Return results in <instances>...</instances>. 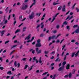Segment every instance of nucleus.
<instances>
[{"label":"nucleus","mask_w":79,"mask_h":79,"mask_svg":"<svg viewBox=\"0 0 79 79\" xmlns=\"http://www.w3.org/2000/svg\"><path fill=\"white\" fill-rule=\"evenodd\" d=\"M16 23V20H15L14 23V25L15 26V24Z\"/></svg>","instance_id":"052dcab7"},{"label":"nucleus","mask_w":79,"mask_h":79,"mask_svg":"<svg viewBox=\"0 0 79 79\" xmlns=\"http://www.w3.org/2000/svg\"><path fill=\"white\" fill-rule=\"evenodd\" d=\"M75 44H76L77 45H78L79 44V42H77L75 43Z\"/></svg>","instance_id":"6e6d98bb"},{"label":"nucleus","mask_w":79,"mask_h":79,"mask_svg":"<svg viewBox=\"0 0 79 79\" xmlns=\"http://www.w3.org/2000/svg\"><path fill=\"white\" fill-rule=\"evenodd\" d=\"M70 65L69 64H68L66 66V69H70Z\"/></svg>","instance_id":"9d476101"},{"label":"nucleus","mask_w":79,"mask_h":79,"mask_svg":"<svg viewBox=\"0 0 79 79\" xmlns=\"http://www.w3.org/2000/svg\"><path fill=\"white\" fill-rule=\"evenodd\" d=\"M53 32L54 34H56V30H55L53 31Z\"/></svg>","instance_id":"864d4df0"},{"label":"nucleus","mask_w":79,"mask_h":79,"mask_svg":"<svg viewBox=\"0 0 79 79\" xmlns=\"http://www.w3.org/2000/svg\"><path fill=\"white\" fill-rule=\"evenodd\" d=\"M48 51H44V53L45 54H47L48 53Z\"/></svg>","instance_id":"603ef678"},{"label":"nucleus","mask_w":79,"mask_h":79,"mask_svg":"<svg viewBox=\"0 0 79 79\" xmlns=\"http://www.w3.org/2000/svg\"><path fill=\"white\" fill-rule=\"evenodd\" d=\"M64 52H63L61 54V56H63V55H64Z\"/></svg>","instance_id":"13d9d810"},{"label":"nucleus","mask_w":79,"mask_h":79,"mask_svg":"<svg viewBox=\"0 0 79 79\" xmlns=\"http://www.w3.org/2000/svg\"><path fill=\"white\" fill-rule=\"evenodd\" d=\"M17 46V45H13L11 47V49H12L13 48H14L15 47H16Z\"/></svg>","instance_id":"a878e982"},{"label":"nucleus","mask_w":79,"mask_h":79,"mask_svg":"<svg viewBox=\"0 0 79 79\" xmlns=\"http://www.w3.org/2000/svg\"><path fill=\"white\" fill-rule=\"evenodd\" d=\"M42 46L41 43H37L35 45L36 47H40Z\"/></svg>","instance_id":"6e6552de"},{"label":"nucleus","mask_w":79,"mask_h":79,"mask_svg":"<svg viewBox=\"0 0 79 79\" xmlns=\"http://www.w3.org/2000/svg\"><path fill=\"white\" fill-rule=\"evenodd\" d=\"M55 19H56L55 18L53 17L52 20L51 22V23H53V22L55 20Z\"/></svg>","instance_id":"6ab92c4d"},{"label":"nucleus","mask_w":79,"mask_h":79,"mask_svg":"<svg viewBox=\"0 0 79 79\" xmlns=\"http://www.w3.org/2000/svg\"><path fill=\"white\" fill-rule=\"evenodd\" d=\"M70 4H71V2H69L67 4V6H70Z\"/></svg>","instance_id":"e433bc0d"},{"label":"nucleus","mask_w":79,"mask_h":79,"mask_svg":"<svg viewBox=\"0 0 79 79\" xmlns=\"http://www.w3.org/2000/svg\"><path fill=\"white\" fill-rule=\"evenodd\" d=\"M4 68L3 67H0V69H1V70H3Z\"/></svg>","instance_id":"de8ad7c7"},{"label":"nucleus","mask_w":79,"mask_h":79,"mask_svg":"<svg viewBox=\"0 0 79 79\" xmlns=\"http://www.w3.org/2000/svg\"><path fill=\"white\" fill-rule=\"evenodd\" d=\"M59 58H60L59 57H57L55 60V61L56 62V61H61V60L60 59H59Z\"/></svg>","instance_id":"4468645a"},{"label":"nucleus","mask_w":79,"mask_h":79,"mask_svg":"<svg viewBox=\"0 0 79 79\" xmlns=\"http://www.w3.org/2000/svg\"><path fill=\"white\" fill-rule=\"evenodd\" d=\"M75 42V40H71V42H73V43H74Z\"/></svg>","instance_id":"8fccbe9b"},{"label":"nucleus","mask_w":79,"mask_h":79,"mask_svg":"<svg viewBox=\"0 0 79 79\" xmlns=\"http://www.w3.org/2000/svg\"><path fill=\"white\" fill-rule=\"evenodd\" d=\"M75 71H76V70L73 69L72 71V74H74L75 73Z\"/></svg>","instance_id":"f704fd0d"},{"label":"nucleus","mask_w":79,"mask_h":79,"mask_svg":"<svg viewBox=\"0 0 79 79\" xmlns=\"http://www.w3.org/2000/svg\"><path fill=\"white\" fill-rule=\"evenodd\" d=\"M40 37H44V33H42L40 35Z\"/></svg>","instance_id":"aec40b11"},{"label":"nucleus","mask_w":79,"mask_h":79,"mask_svg":"<svg viewBox=\"0 0 79 79\" xmlns=\"http://www.w3.org/2000/svg\"><path fill=\"white\" fill-rule=\"evenodd\" d=\"M69 78H71L72 77V73H70L68 75Z\"/></svg>","instance_id":"dca6fc26"},{"label":"nucleus","mask_w":79,"mask_h":79,"mask_svg":"<svg viewBox=\"0 0 79 79\" xmlns=\"http://www.w3.org/2000/svg\"><path fill=\"white\" fill-rule=\"evenodd\" d=\"M66 60V55H65L64 56V61H65Z\"/></svg>","instance_id":"2f4dec72"},{"label":"nucleus","mask_w":79,"mask_h":79,"mask_svg":"<svg viewBox=\"0 0 79 79\" xmlns=\"http://www.w3.org/2000/svg\"><path fill=\"white\" fill-rule=\"evenodd\" d=\"M26 27H24L23 28V32H24L26 31Z\"/></svg>","instance_id":"cd10ccee"},{"label":"nucleus","mask_w":79,"mask_h":79,"mask_svg":"<svg viewBox=\"0 0 79 79\" xmlns=\"http://www.w3.org/2000/svg\"><path fill=\"white\" fill-rule=\"evenodd\" d=\"M28 7V6L27 5H26L25 6L24 5H23L22 6L21 8V10H26L27 8Z\"/></svg>","instance_id":"20e7f679"},{"label":"nucleus","mask_w":79,"mask_h":79,"mask_svg":"<svg viewBox=\"0 0 79 79\" xmlns=\"http://www.w3.org/2000/svg\"><path fill=\"white\" fill-rule=\"evenodd\" d=\"M4 33H5V31L3 30L2 31H1V36H3V34H4Z\"/></svg>","instance_id":"ddd939ff"},{"label":"nucleus","mask_w":79,"mask_h":79,"mask_svg":"<svg viewBox=\"0 0 79 79\" xmlns=\"http://www.w3.org/2000/svg\"><path fill=\"white\" fill-rule=\"evenodd\" d=\"M68 77V75H66L64 76V78H67Z\"/></svg>","instance_id":"09e8293b"},{"label":"nucleus","mask_w":79,"mask_h":79,"mask_svg":"<svg viewBox=\"0 0 79 79\" xmlns=\"http://www.w3.org/2000/svg\"><path fill=\"white\" fill-rule=\"evenodd\" d=\"M75 64L77 65H78V64H79V62H77Z\"/></svg>","instance_id":"69168bd1"},{"label":"nucleus","mask_w":79,"mask_h":79,"mask_svg":"<svg viewBox=\"0 0 79 79\" xmlns=\"http://www.w3.org/2000/svg\"><path fill=\"white\" fill-rule=\"evenodd\" d=\"M38 50H39V48H36V52L37 54H40L41 53H42V50H39L38 51Z\"/></svg>","instance_id":"39448f33"},{"label":"nucleus","mask_w":79,"mask_h":79,"mask_svg":"<svg viewBox=\"0 0 79 79\" xmlns=\"http://www.w3.org/2000/svg\"><path fill=\"white\" fill-rule=\"evenodd\" d=\"M9 42H10V41L9 40H7V41H6L5 43V44H8Z\"/></svg>","instance_id":"a18cd8bd"},{"label":"nucleus","mask_w":79,"mask_h":79,"mask_svg":"<svg viewBox=\"0 0 79 79\" xmlns=\"http://www.w3.org/2000/svg\"><path fill=\"white\" fill-rule=\"evenodd\" d=\"M54 58V56H53L52 57H51L50 59L51 60H53Z\"/></svg>","instance_id":"0e129e2a"},{"label":"nucleus","mask_w":79,"mask_h":79,"mask_svg":"<svg viewBox=\"0 0 79 79\" xmlns=\"http://www.w3.org/2000/svg\"><path fill=\"white\" fill-rule=\"evenodd\" d=\"M61 8H62L61 6H59L58 8V10H61Z\"/></svg>","instance_id":"ea45409f"},{"label":"nucleus","mask_w":79,"mask_h":79,"mask_svg":"<svg viewBox=\"0 0 79 79\" xmlns=\"http://www.w3.org/2000/svg\"><path fill=\"white\" fill-rule=\"evenodd\" d=\"M70 17V16L69 15H68V16L67 17V18L65 19V20H67V19H68Z\"/></svg>","instance_id":"37998d69"},{"label":"nucleus","mask_w":79,"mask_h":79,"mask_svg":"<svg viewBox=\"0 0 79 79\" xmlns=\"http://www.w3.org/2000/svg\"><path fill=\"white\" fill-rule=\"evenodd\" d=\"M19 30L17 29L15 31V34H16V33H18V32H19Z\"/></svg>","instance_id":"c85d7f7f"},{"label":"nucleus","mask_w":79,"mask_h":79,"mask_svg":"<svg viewBox=\"0 0 79 79\" xmlns=\"http://www.w3.org/2000/svg\"><path fill=\"white\" fill-rule=\"evenodd\" d=\"M48 74V72H46L43 73L42 74V75L44 76V75H45V74Z\"/></svg>","instance_id":"58836bf2"},{"label":"nucleus","mask_w":79,"mask_h":79,"mask_svg":"<svg viewBox=\"0 0 79 79\" xmlns=\"http://www.w3.org/2000/svg\"><path fill=\"white\" fill-rule=\"evenodd\" d=\"M66 64V62L65 61H64L62 63V66L60 67L58 69V71H63L64 69V65Z\"/></svg>","instance_id":"f257e3e1"},{"label":"nucleus","mask_w":79,"mask_h":79,"mask_svg":"<svg viewBox=\"0 0 79 79\" xmlns=\"http://www.w3.org/2000/svg\"><path fill=\"white\" fill-rule=\"evenodd\" d=\"M7 22H8V20H5L4 21V24H6V23H7Z\"/></svg>","instance_id":"c03bdc74"},{"label":"nucleus","mask_w":79,"mask_h":79,"mask_svg":"<svg viewBox=\"0 0 79 79\" xmlns=\"http://www.w3.org/2000/svg\"><path fill=\"white\" fill-rule=\"evenodd\" d=\"M67 24H68V23L66 22V21H65L63 23V24H64L65 25H67Z\"/></svg>","instance_id":"393cba45"},{"label":"nucleus","mask_w":79,"mask_h":79,"mask_svg":"<svg viewBox=\"0 0 79 79\" xmlns=\"http://www.w3.org/2000/svg\"><path fill=\"white\" fill-rule=\"evenodd\" d=\"M33 5H35V4H34V3H32V4L30 6V8H32V6Z\"/></svg>","instance_id":"72a5a7b5"},{"label":"nucleus","mask_w":79,"mask_h":79,"mask_svg":"<svg viewBox=\"0 0 79 79\" xmlns=\"http://www.w3.org/2000/svg\"><path fill=\"white\" fill-rule=\"evenodd\" d=\"M33 5H35V4H34V3H32V4L30 6V8H32V6Z\"/></svg>","instance_id":"473e14b6"},{"label":"nucleus","mask_w":79,"mask_h":79,"mask_svg":"<svg viewBox=\"0 0 79 79\" xmlns=\"http://www.w3.org/2000/svg\"><path fill=\"white\" fill-rule=\"evenodd\" d=\"M36 15L37 16H38V17H39V16H40V15H41V13H37L36 14Z\"/></svg>","instance_id":"412c9836"},{"label":"nucleus","mask_w":79,"mask_h":79,"mask_svg":"<svg viewBox=\"0 0 79 79\" xmlns=\"http://www.w3.org/2000/svg\"><path fill=\"white\" fill-rule=\"evenodd\" d=\"M75 10H76V11H77V12H79V9H78V8H76V9H75Z\"/></svg>","instance_id":"7c9ffc66"},{"label":"nucleus","mask_w":79,"mask_h":79,"mask_svg":"<svg viewBox=\"0 0 79 79\" xmlns=\"http://www.w3.org/2000/svg\"><path fill=\"white\" fill-rule=\"evenodd\" d=\"M78 24L75 25L73 26V28L74 29V28H76V27H78Z\"/></svg>","instance_id":"2eb2a0df"},{"label":"nucleus","mask_w":79,"mask_h":79,"mask_svg":"<svg viewBox=\"0 0 79 79\" xmlns=\"http://www.w3.org/2000/svg\"><path fill=\"white\" fill-rule=\"evenodd\" d=\"M70 12V11L69 10L67 12L66 14V15H68L69 13Z\"/></svg>","instance_id":"bf43d9fd"},{"label":"nucleus","mask_w":79,"mask_h":79,"mask_svg":"<svg viewBox=\"0 0 79 79\" xmlns=\"http://www.w3.org/2000/svg\"><path fill=\"white\" fill-rule=\"evenodd\" d=\"M23 45H21L20 46L19 48L20 49H22V48L23 47Z\"/></svg>","instance_id":"e2e57ef3"},{"label":"nucleus","mask_w":79,"mask_h":79,"mask_svg":"<svg viewBox=\"0 0 79 79\" xmlns=\"http://www.w3.org/2000/svg\"><path fill=\"white\" fill-rule=\"evenodd\" d=\"M66 28L67 29H68V30H69V29H70V27H69V26H67Z\"/></svg>","instance_id":"c9c22d12"},{"label":"nucleus","mask_w":79,"mask_h":79,"mask_svg":"<svg viewBox=\"0 0 79 79\" xmlns=\"http://www.w3.org/2000/svg\"><path fill=\"white\" fill-rule=\"evenodd\" d=\"M60 42V40H58L56 41V43H58Z\"/></svg>","instance_id":"774afa93"},{"label":"nucleus","mask_w":79,"mask_h":79,"mask_svg":"<svg viewBox=\"0 0 79 79\" xmlns=\"http://www.w3.org/2000/svg\"><path fill=\"white\" fill-rule=\"evenodd\" d=\"M10 17L11 16L10 15H9L7 19L8 20H10Z\"/></svg>","instance_id":"4d7b16f0"},{"label":"nucleus","mask_w":79,"mask_h":79,"mask_svg":"<svg viewBox=\"0 0 79 79\" xmlns=\"http://www.w3.org/2000/svg\"><path fill=\"white\" fill-rule=\"evenodd\" d=\"M14 65L15 67L17 66V62H16V61H15L14 62Z\"/></svg>","instance_id":"b1692460"},{"label":"nucleus","mask_w":79,"mask_h":79,"mask_svg":"<svg viewBox=\"0 0 79 79\" xmlns=\"http://www.w3.org/2000/svg\"><path fill=\"white\" fill-rule=\"evenodd\" d=\"M15 52V50H14L12 51L10 53V55H12V54H13V52Z\"/></svg>","instance_id":"c756f323"},{"label":"nucleus","mask_w":79,"mask_h":79,"mask_svg":"<svg viewBox=\"0 0 79 79\" xmlns=\"http://www.w3.org/2000/svg\"><path fill=\"white\" fill-rule=\"evenodd\" d=\"M28 67V65H26L25 66V67L24 68V69H27V67Z\"/></svg>","instance_id":"4c0bfd02"},{"label":"nucleus","mask_w":79,"mask_h":79,"mask_svg":"<svg viewBox=\"0 0 79 79\" xmlns=\"http://www.w3.org/2000/svg\"><path fill=\"white\" fill-rule=\"evenodd\" d=\"M31 34H30L29 35L25 38V40H29L30 38H31Z\"/></svg>","instance_id":"0eeeda50"},{"label":"nucleus","mask_w":79,"mask_h":79,"mask_svg":"<svg viewBox=\"0 0 79 79\" xmlns=\"http://www.w3.org/2000/svg\"><path fill=\"white\" fill-rule=\"evenodd\" d=\"M34 13L32 12L31 14V15L29 16V18L30 19H32L34 18Z\"/></svg>","instance_id":"f03ea898"},{"label":"nucleus","mask_w":79,"mask_h":79,"mask_svg":"<svg viewBox=\"0 0 79 79\" xmlns=\"http://www.w3.org/2000/svg\"><path fill=\"white\" fill-rule=\"evenodd\" d=\"M54 53H55V51H53L51 53H50V54H54Z\"/></svg>","instance_id":"49530a36"},{"label":"nucleus","mask_w":79,"mask_h":79,"mask_svg":"<svg viewBox=\"0 0 79 79\" xmlns=\"http://www.w3.org/2000/svg\"><path fill=\"white\" fill-rule=\"evenodd\" d=\"M24 34H23L21 36H20L19 38H21L22 37H24Z\"/></svg>","instance_id":"79ce46f5"},{"label":"nucleus","mask_w":79,"mask_h":79,"mask_svg":"<svg viewBox=\"0 0 79 79\" xmlns=\"http://www.w3.org/2000/svg\"><path fill=\"white\" fill-rule=\"evenodd\" d=\"M75 55V53L74 52L72 54V56H71V57L73 58L74 56V55Z\"/></svg>","instance_id":"5701e85b"},{"label":"nucleus","mask_w":79,"mask_h":79,"mask_svg":"<svg viewBox=\"0 0 79 79\" xmlns=\"http://www.w3.org/2000/svg\"><path fill=\"white\" fill-rule=\"evenodd\" d=\"M55 65V63H52L51 64V66H53Z\"/></svg>","instance_id":"338daca9"},{"label":"nucleus","mask_w":79,"mask_h":79,"mask_svg":"<svg viewBox=\"0 0 79 79\" xmlns=\"http://www.w3.org/2000/svg\"><path fill=\"white\" fill-rule=\"evenodd\" d=\"M33 66H34V65H32L31 66V68L30 69H29V71H31V70L32 69V68H33Z\"/></svg>","instance_id":"bb28decb"},{"label":"nucleus","mask_w":79,"mask_h":79,"mask_svg":"<svg viewBox=\"0 0 79 79\" xmlns=\"http://www.w3.org/2000/svg\"><path fill=\"white\" fill-rule=\"evenodd\" d=\"M7 74H9V75H11V74H12V73H11V71H9L7 72Z\"/></svg>","instance_id":"f3484780"},{"label":"nucleus","mask_w":79,"mask_h":79,"mask_svg":"<svg viewBox=\"0 0 79 79\" xmlns=\"http://www.w3.org/2000/svg\"><path fill=\"white\" fill-rule=\"evenodd\" d=\"M40 26L41 27V29H43V28H44V23H41L40 24Z\"/></svg>","instance_id":"9b49d317"},{"label":"nucleus","mask_w":79,"mask_h":79,"mask_svg":"<svg viewBox=\"0 0 79 79\" xmlns=\"http://www.w3.org/2000/svg\"><path fill=\"white\" fill-rule=\"evenodd\" d=\"M56 27L57 29H59V28H60V25H57Z\"/></svg>","instance_id":"a19ab883"},{"label":"nucleus","mask_w":79,"mask_h":79,"mask_svg":"<svg viewBox=\"0 0 79 79\" xmlns=\"http://www.w3.org/2000/svg\"><path fill=\"white\" fill-rule=\"evenodd\" d=\"M34 39V37H33L31 39V41H32V40H33Z\"/></svg>","instance_id":"680f3d73"},{"label":"nucleus","mask_w":79,"mask_h":79,"mask_svg":"<svg viewBox=\"0 0 79 79\" xmlns=\"http://www.w3.org/2000/svg\"><path fill=\"white\" fill-rule=\"evenodd\" d=\"M27 59V58H24L22 59V60H23V61H26V60Z\"/></svg>","instance_id":"5fc2aeb1"},{"label":"nucleus","mask_w":79,"mask_h":79,"mask_svg":"<svg viewBox=\"0 0 79 79\" xmlns=\"http://www.w3.org/2000/svg\"><path fill=\"white\" fill-rule=\"evenodd\" d=\"M33 60H34L33 61H32L33 62H34V60L36 61V63L37 64L38 63H39V60H37V59H36V57H34L33 58Z\"/></svg>","instance_id":"423d86ee"},{"label":"nucleus","mask_w":79,"mask_h":79,"mask_svg":"<svg viewBox=\"0 0 79 79\" xmlns=\"http://www.w3.org/2000/svg\"><path fill=\"white\" fill-rule=\"evenodd\" d=\"M76 3H75L74 4V5L72 7V9H73V10H74V6H76Z\"/></svg>","instance_id":"4be33fe9"},{"label":"nucleus","mask_w":79,"mask_h":79,"mask_svg":"<svg viewBox=\"0 0 79 79\" xmlns=\"http://www.w3.org/2000/svg\"><path fill=\"white\" fill-rule=\"evenodd\" d=\"M60 35H61V34H59L56 36L55 35H53L51 37V39H56Z\"/></svg>","instance_id":"7ed1b4c3"},{"label":"nucleus","mask_w":79,"mask_h":79,"mask_svg":"<svg viewBox=\"0 0 79 79\" xmlns=\"http://www.w3.org/2000/svg\"><path fill=\"white\" fill-rule=\"evenodd\" d=\"M37 43H38V44H41L40 43V39L38 40L37 41Z\"/></svg>","instance_id":"a211bd4d"},{"label":"nucleus","mask_w":79,"mask_h":79,"mask_svg":"<svg viewBox=\"0 0 79 79\" xmlns=\"http://www.w3.org/2000/svg\"><path fill=\"white\" fill-rule=\"evenodd\" d=\"M62 11L63 12H64L66 11V6L65 5H64L63 6L62 8Z\"/></svg>","instance_id":"1a4fd4ad"},{"label":"nucleus","mask_w":79,"mask_h":79,"mask_svg":"<svg viewBox=\"0 0 79 79\" xmlns=\"http://www.w3.org/2000/svg\"><path fill=\"white\" fill-rule=\"evenodd\" d=\"M17 66H18V68H19V66H20V64L18 63H17Z\"/></svg>","instance_id":"3c124183"},{"label":"nucleus","mask_w":79,"mask_h":79,"mask_svg":"<svg viewBox=\"0 0 79 79\" xmlns=\"http://www.w3.org/2000/svg\"><path fill=\"white\" fill-rule=\"evenodd\" d=\"M75 32L76 34H78L79 33V28H77L75 31Z\"/></svg>","instance_id":"f8f14e48"}]
</instances>
